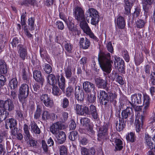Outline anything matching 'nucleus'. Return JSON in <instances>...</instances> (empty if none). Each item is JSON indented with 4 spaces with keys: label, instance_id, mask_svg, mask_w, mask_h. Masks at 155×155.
<instances>
[{
    "label": "nucleus",
    "instance_id": "f257e3e1",
    "mask_svg": "<svg viewBox=\"0 0 155 155\" xmlns=\"http://www.w3.org/2000/svg\"><path fill=\"white\" fill-rule=\"evenodd\" d=\"M74 108L77 114L89 117L91 116L94 120H97L98 118L96 108L93 104L88 107L86 105L76 104L74 105Z\"/></svg>",
    "mask_w": 155,
    "mask_h": 155
},
{
    "label": "nucleus",
    "instance_id": "f03ea898",
    "mask_svg": "<svg viewBox=\"0 0 155 155\" xmlns=\"http://www.w3.org/2000/svg\"><path fill=\"white\" fill-rule=\"evenodd\" d=\"M98 60L102 70L108 74L110 73L113 64L110 54L107 52L100 51L98 55Z\"/></svg>",
    "mask_w": 155,
    "mask_h": 155
},
{
    "label": "nucleus",
    "instance_id": "7ed1b4c3",
    "mask_svg": "<svg viewBox=\"0 0 155 155\" xmlns=\"http://www.w3.org/2000/svg\"><path fill=\"white\" fill-rule=\"evenodd\" d=\"M100 96L101 103L102 105H107L109 101L114 106L117 104V95L115 94L108 92L107 94L105 91L100 90Z\"/></svg>",
    "mask_w": 155,
    "mask_h": 155
},
{
    "label": "nucleus",
    "instance_id": "20e7f679",
    "mask_svg": "<svg viewBox=\"0 0 155 155\" xmlns=\"http://www.w3.org/2000/svg\"><path fill=\"white\" fill-rule=\"evenodd\" d=\"M29 93V87L28 84L25 83L21 84L19 88L18 97L19 101L21 102L23 108H24L26 105Z\"/></svg>",
    "mask_w": 155,
    "mask_h": 155
},
{
    "label": "nucleus",
    "instance_id": "39448f33",
    "mask_svg": "<svg viewBox=\"0 0 155 155\" xmlns=\"http://www.w3.org/2000/svg\"><path fill=\"white\" fill-rule=\"evenodd\" d=\"M86 18L88 20L91 18V24L96 25L99 22V15L98 12L93 8H89L86 12Z\"/></svg>",
    "mask_w": 155,
    "mask_h": 155
},
{
    "label": "nucleus",
    "instance_id": "423d86ee",
    "mask_svg": "<svg viewBox=\"0 0 155 155\" xmlns=\"http://www.w3.org/2000/svg\"><path fill=\"white\" fill-rule=\"evenodd\" d=\"M80 25L84 32L88 35L90 38L96 41H98V38L94 35L92 31L88 24L85 20L80 22Z\"/></svg>",
    "mask_w": 155,
    "mask_h": 155
},
{
    "label": "nucleus",
    "instance_id": "0eeeda50",
    "mask_svg": "<svg viewBox=\"0 0 155 155\" xmlns=\"http://www.w3.org/2000/svg\"><path fill=\"white\" fill-rule=\"evenodd\" d=\"M111 127V125L109 122L105 123L103 126L99 128L98 134V137L104 140L108 139V130Z\"/></svg>",
    "mask_w": 155,
    "mask_h": 155
},
{
    "label": "nucleus",
    "instance_id": "6e6552de",
    "mask_svg": "<svg viewBox=\"0 0 155 155\" xmlns=\"http://www.w3.org/2000/svg\"><path fill=\"white\" fill-rule=\"evenodd\" d=\"M73 14L75 18L79 22L85 20L84 12L82 8L78 6L74 8L73 10Z\"/></svg>",
    "mask_w": 155,
    "mask_h": 155
},
{
    "label": "nucleus",
    "instance_id": "1a4fd4ad",
    "mask_svg": "<svg viewBox=\"0 0 155 155\" xmlns=\"http://www.w3.org/2000/svg\"><path fill=\"white\" fill-rule=\"evenodd\" d=\"M41 102L43 103L45 106L49 108H52L54 105L53 100L47 94H43L40 97Z\"/></svg>",
    "mask_w": 155,
    "mask_h": 155
},
{
    "label": "nucleus",
    "instance_id": "9d476101",
    "mask_svg": "<svg viewBox=\"0 0 155 155\" xmlns=\"http://www.w3.org/2000/svg\"><path fill=\"white\" fill-rule=\"evenodd\" d=\"M65 128V125L62 124L61 122H58L52 124L50 127V131L54 135L58 134L59 132V130Z\"/></svg>",
    "mask_w": 155,
    "mask_h": 155
},
{
    "label": "nucleus",
    "instance_id": "9b49d317",
    "mask_svg": "<svg viewBox=\"0 0 155 155\" xmlns=\"http://www.w3.org/2000/svg\"><path fill=\"white\" fill-rule=\"evenodd\" d=\"M96 86L99 88L105 89L107 91H108L109 88L107 87V81L100 77L97 78L95 79Z\"/></svg>",
    "mask_w": 155,
    "mask_h": 155
},
{
    "label": "nucleus",
    "instance_id": "f8f14e48",
    "mask_svg": "<svg viewBox=\"0 0 155 155\" xmlns=\"http://www.w3.org/2000/svg\"><path fill=\"white\" fill-rule=\"evenodd\" d=\"M142 96L140 94H133L131 97V102L129 101V102L133 108H134L136 105L141 104Z\"/></svg>",
    "mask_w": 155,
    "mask_h": 155
},
{
    "label": "nucleus",
    "instance_id": "ddd939ff",
    "mask_svg": "<svg viewBox=\"0 0 155 155\" xmlns=\"http://www.w3.org/2000/svg\"><path fill=\"white\" fill-rule=\"evenodd\" d=\"M17 48L18 53L19 54V57L21 59L24 61L28 57L27 50L22 44L18 45Z\"/></svg>",
    "mask_w": 155,
    "mask_h": 155
},
{
    "label": "nucleus",
    "instance_id": "4468645a",
    "mask_svg": "<svg viewBox=\"0 0 155 155\" xmlns=\"http://www.w3.org/2000/svg\"><path fill=\"white\" fill-rule=\"evenodd\" d=\"M144 140L145 143L148 148L153 149V146L155 144V136L151 138L148 134L146 133Z\"/></svg>",
    "mask_w": 155,
    "mask_h": 155
},
{
    "label": "nucleus",
    "instance_id": "2eb2a0df",
    "mask_svg": "<svg viewBox=\"0 0 155 155\" xmlns=\"http://www.w3.org/2000/svg\"><path fill=\"white\" fill-rule=\"evenodd\" d=\"M3 106L2 108H3L4 110L7 111V110L9 112L12 111L14 108V105L12 99H8L5 101H4Z\"/></svg>",
    "mask_w": 155,
    "mask_h": 155
},
{
    "label": "nucleus",
    "instance_id": "dca6fc26",
    "mask_svg": "<svg viewBox=\"0 0 155 155\" xmlns=\"http://www.w3.org/2000/svg\"><path fill=\"white\" fill-rule=\"evenodd\" d=\"M83 88L86 93H90L92 91L95 92V87L94 84L91 82L85 81L83 84Z\"/></svg>",
    "mask_w": 155,
    "mask_h": 155
},
{
    "label": "nucleus",
    "instance_id": "f3484780",
    "mask_svg": "<svg viewBox=\"0 0 155 155\" xmlns=\"http://www.w3.org/2000/svg\"><path fill=\"white\" fill-rule=\"evenodd\" d=\"M33 76L35 81L41 86L45 82L44 76H42L41 71L35 70L33 72Z\"/></svg>",
    "mask_w": 155,
    "mask_h": 155
},
{
    "label": "nucleus",
    "instance_id": "a211bd4d",
    "mask_svg": "<svg viewBox=\"0 0 155 155\" xmlns=\"http://www.w3.org/2000/svg\"><path fill=\"white\" fill-rule=\"evenodd\" d=\"M57 84H58L60 88L63 92L65 91V80L63 75L61 76L59 74L56 75Z\"/></svg>",
    "mask_w": 155,
    "mask_h": 155
},
{
    "label": "nucleus",
    "instance_id": "6ab92c4d",
    "mask_svg": "<svg viewBox=\"0 0 155 155\" xmlns=\"http://www.w3.org/2000/svg\"><path fill=\"white\" fill-rule=\"evenodd\" d=\"M154 2V0H143L142 4L143 9L144 11V14L146 17L147 16V14L149 12V9L151 5Z\"/></svg>",
    "mask_w": 155,
    "mask_h": 155
},
{
    "label": "nucleus",
    "instance_id": "aec40b11",
    "mask_svg": "<svg viewBox=\"0 0 155 155\" xmlns=\"http://www.w3.org/2000/svg\"><path fill=\"white\" fill-rule=\"evenodd\" d=\"M131 115L132 116H133V114H132V109L130 107H127L125 109L122 110L121 113V119L123 120H126V121L127 120V119ZM132 116L131 117V119Z\"/></svg>",
    "mask_w": 155,
    "mask_h": 155
},
{
    "label": "nucleus",
    "instance_id": "412c9836",
    "mask_svg": "<svg viewBox=\"0 0 155 155\" xmlns=\"http://www.w3.org/2000/svg\"><path fill=\"white\" fill-rule=\"evenodd\" d=\"M79 44L80 48L84 49H86L90 47L91 43L87 38H80Z\"/></svg>",
    "mask_w": 155,
    "mask_h": 155
},
{
    "label": "nucleus",
    "instance_id": "4be33fe9",
    "mask_svg": "<svg viewBox=\"0 0 155 155\" xmlns=\"http://www.w3.org/2000/svg\"><path fill=\"white\" fill-rule=\"evenodd\" d=\"M126 121L121 119H119V121L118 120H115L114 123L117 130L119 132L122 130L126 126Z\"/></svg>",
    "mask_w": 155,
    "mask_h": 155
},
{
    "label": "nucleus",
    "instance_id": "5701e85b",
    "mask_svg": "<svg viewBox=\"0 0 155 155\" xmlns=\"http://www.w3.org/2000/svg\"><path fill=\"white\" fill-rule=\"evenodd\" d=\"M21 75L22 80L25 84H29L31 81L30 79V76L27 73L25 68L23 67L21 70Z\"/></svg>",
    "mask_w": 155,
    "mask_h": 155
},
{
    "label": "nucleus",
    "instance_id": "b1692460",
    "mask_svg": "<svg viewBox=\"0 0 155 155\" xmlns=\"http://www.w3.org/2000/svg\"><path fill=\"white\" fill-rule=\"evenodd\" d=\"M143 105L144 107L143 109V114L146 113V110L148 108L150 104V98L149 96L146 94H143Z\"/></svg>",
    "mask_w": 155,
    "mask_h": 155
},
{
    "label": "nucleus",
    "instance_id": "393cba45",
    "mask_svg": "<svg viewBox=\"0 0 155 155\" xmlns=\"http://www.w3.org/2000/svg\"><path fill=\"white\" fill-rule=\"evenodd\" d=\"M55 115L54 114H50L48 111L44 110L43 111L42 114V119L45 121L50 120H54L55 119Z\"/></svg>",
    "mask_w": 155,
    "mask_h": 155
},
{
    "label": "nucleus",
    "instance_id": "a878e982",
    "mask_svg": "<svg viewBox=\"0 0 155 155\" xmlns=\"http://www.w3.org/2000/svg\"><path fill=\"white\" fill-rule=\"evenodd\" d=\"M113 135H111V139L114 140L113 141L114 142L115 149L117 150H120L123 148L122 141L120 139L116 138L115 137L113 138L114 136Z\"/></svg>",
    "mask_w": 155,
    "mask_h": 155
},
{
    "label": "nucleus",
    "instance_id": "bb28decb",
    "mask_svg": "<svg viewBox=\"0 0 155 155\" xmlns=\"http://www.w3.org/2000/svg\"><path fill=\"white\" fill-rule=\"evenodd\" d=\"M5 126L6 129H8L9 127L11 129L13 127H17V121L13 118L7 119L5 122Z\"/></svg>",
    "mask_w": 155,
    "mask_h": 155
},
{
    "label": "nucleus",
    "instance_id": "cd10ccee",
    "mask_svg": "<svg viewBox=\"0 0 155 155\" xmlns=\"http://www.w3.org/2000/svg\"><path fill=\"white\" fill-rule=\"evenodd\" d=\"M57 134L56 137L57 139V142L59 144H62L65 141L66 139V135L65 132L63 131H60Z\"/></svg>",
    "mask_w": 155,
    "mask_h": 155
},
{
    "label": "nucleus",
    "instance_id": "c85d7f7f",
    "mask_svg": "<svg viewBox=\"0 0 155 155\" xmlns=\"http://www.w3.org/2000/svg\"><path fill=\"white\" fill-rule=\"evenodd\" d=\"M116 61L117 62L118 67L120 71L123 73L124 72V61L120 57H116L115 58Z\"/></svg>",
    "mask_w": 155,
    "mask_h": 155
},
{
    "label": "nucleus",
    "instance_id": "c756f323",
    "mask_svg": "<svg viewBox=\"0 0 155 155\" xmlns=\"http://www.w3.org/2000/svg\"><path fill=\"white\" fill-rule=\"evenodd\" d=\"M31 131L33 133L36 134H40L41 133V130L38 127L37 124L34 121H31L30 123Z\"/></svg>",
    "mask_w": 155,
    "mask_h": 155
},
{
    "label": "nucleus",
    "instance_id": "7c9ffc66",
    "mask_svg": "<svg viewBox=\"0 0 155 155\" xmlns=\"http://www.w3.org/2000/svg\"><path fill=\"white\" fill-rule=\"evenodd\" d=\"M46 79L48 83L50 85H53L57 84L56 75L55 76L53 74H48Z\"/></svg>",
    "mask_w": 155,
    "mask_h": 155
},
{
    "label": "nucleus",
    "instance_id": "2f4dec72",
    "mask_svg": "<svg viewBox=\"0 0 155 155\" xmlns=\"http://www.w3.org/2000/svg\"><path fill=\"white\" fill-rule=\"evenodd\" d=\"M42 112V106L39 104H37L36 109L34 113V119L36 120L38 119L41 117Z\"/></svg>",
    "mask_w": 155,
    "mask_h": 155
},
{
    "label": "nucleus",
    "instance_id": "473e14b6",
    "mask_svg": "<svg viewBox=\"0 0 155 155\" xmlns=\"http://www.w3.org/2000/svg\"><path fill=\"white\" fill-rule=\"evenodd\" d=\"M116 24L119 28H124L126 25L124 18L122 16H119L117 18Z\"/></svg>",
    "mask_w": 155,
    "mask_h": 155
},
{
    "label": "nucleus",
    "instance_id": "72a5a7b5",
    "mask_svg": "<svg viewBox=\"0 0 155 155\" xmlns=\"http://www.w3.org/2000/svg\"><path fill=\"white\" fill-rule=\"evenodd\" d=\"M15 117L19 121H22L24 120L25 115L24 111L20 108L17 109L15 110Z\"/></svg>",
    "mask_w": 155,
    "mask_h": 155
},
{
    "label": "nucleus",
    "instance_id": "f704fd0d",
    "mask_svg": "<svg viewBox=\"0 0 155 155\" xmlns=\"http://www.w3.org/2000/svg\"><path fill=\"white\" fill-rule=\"evenodd\" d=\"M124 2L125 3L124 6L125 9L124 13L126 15H128L130 13L132 5L128 0H124Z\"/></svg>",
    "mask_w": 155,
    "mask_h": 155
},
{
    "label": "nucleus",
    "instance_id": "c9c22d12",
    "mask_svg": "<svg viewBox=\"0 0 155 155\" xmlns=\"http://www.w3.org/2000/svg\"><path fill=\"white\" fill-rule=\"evenodd\" d=\"M8 71L7 65L5 62L3 60H0V72L2 74H5Z\"/></svg>",
    "mask_w": 155,
    "mask_h": 155
},
{
    "label": "nucleus",
    "instance_id": "e433bc0d",
    "mask_svg": "<svg viewBox=\"0 0 155 155\" xmlns=\"http://www.w3.org/2000/svg\"><path fill=\"white\" fill-rule=\"evenodd\" d=\"M69 101L66 97H64L62 100L61 106L63 109H66V110L69 111V108H68L69 106Z\"/></svg>",
    "mask_w": 155,
    "mask_h": 155
},
{
    "label": "nucleus",
    "instance_id": "4c0bfd02",
    "mask_svg": "<svg viewBox=\"0 0 155 155\" xmlns=\"http://www.w3.org/2000/svg\"><path fill=\"white\" fill-rule=\"evenodd\" d=\"M90 119L87 117L81 118L80 120L81 124L83 126L88 127L90 125Z\"/></svg>",
    "mask_w": 155,
    "mask_h": 155
},
{
    "label": "nucleus",
    "instance_id": "58836bf2",
    "mask_svg": "<svg viewBox=\"0 0 155 155\" xmlns=\"http://www.w3.org/2000/svg\"><path fill=\"white\" fill-rule=\"evenodd\" d=\"M126 139L128 141L134 142L136 140V137L135 133L133 132H130L126 135Z\"/></svg>",
    "mask_w": 155,
    "mask_h": 155
},
{
    "label": "nucleus",
    "instance_id": "ea45409f",
    "mask_svg": "<svg viewBox=\"0 0 155 155\" xmlns=\"http://www.w3.org/2000/svg\"><path fill=\"white\" fill-rule=\"evenodd\" d=\"M24 138L25 140H28L30 139L31 134L28 129V127L27 125L25 124L24 125Z\"/></svg>",
    "mask_w": 155,
    "mask_h": 155
},
{
    "label": "nucleus",
    "instance_id": "a19ab883",
    "mask_svg": "<svg viewBox=\"0 0 155 155\" xmlns=\"http://www.w3.org/2000/svg\"><path fill=\"white\" fill-rule=\"evenodd\" d=\"M18 81L16 78H14L12 79L9 83V87L12 89L14 90L17 88Z\"/></svg>",
    "mask_w": 155,
    "mask_h": 155
},
{
    "label": "nucleus",
    "instance_id": "79ce46f5",
    "mask_svg": "<svg viewBox=\"0 0 155 155\" xmlns=\"http://www.w3.org/2000/svg\"><path fill=\"white\" fill-rule=\"evenodd\" d=\"M67 26L70 33L71 32V33H72L74 32L75 33H77V35H79L80 33V31L74 26V23L68 25Z\"/></svg>",
    "mask_w": 155,
    "mask_h": 155
},
{
    "label": "nucleus",
    "instance_id": "37998d69",
    "mask_svg": "<svg viewBox=\"0 0 155 155\" xmlns=\"http://www.w3.org/2000/svg\"><path fill=\"white\" fill-rule=\"evenodd\" d=\"M64 71L65 77L67 79H69L71 77L72 73L71 68V66H68L66 68H65Z\"/></svg>",
    "mask_w": 155,
    "mask_h": 155
},
{
    "label": "nucleus",
    "instance_id": "c03bdc74",
    "mask_svg": "<svg viewBox=\"0 0 155 155\" xmlns=\"http://www.w3.org/2000/svg\"><path fill=\"white\" fill-rule=\"evenodd\" d=\"M20 43V39L16 37H13L12 40H10V44H12L13 48L16 47L17 45Z\"/></svg>",
    "mask_w": 155,
    "mask_h": 155
},
{
    "label": "nucleus",
    "instance_id": "a18cd8bd",
    "mask_svg": "<svg viewBox=\"0 0 155 155\" xmlns=\"http://www.w3.org/2000/svg\"><path fill=\"white\" fill-rule=\"evenodd\" d=\"M52 94L53 95L56 96H58L61 94V91L58 87L55 85H52Z\"/></svg>",
    "mask_w": 155,
    "mask_h": 155
},
{
    "label": "nucleus",
    "instance_id": "49530a36",
    "mask_svg": "<svg viewBox=\"0 0 155 155\" xmlns=\"http://www.w3.org/2000/svg\"><path fill=\"white\" fill-rule=\"evenodd\" d=\"M144 118V116L143 115L137 117L135 120V125H142Z\"/></svg>",
    "mask_w": 155,
    "mask_h": 155
},
{
    "label": "nucleus",
    "instance_id": "de8ad7c7",
    "mask_svg": "<svg viewBox=\"0 0 155 155\" xmlns=\"http://www.w3.org/2000/svg\"><path fill=\"white\" fill-rule=\"evenodd\" d=\"M69 79L68 84L70 86L73 85L75 86L76 85L78 81L77 76L71 77Z\"/></svg>",
    "mask_w": 155,
    "mask_h": 155
},
{
    "label": "nucleus",
    "instance_id": "09e8293b",
    "mask_svg": "<svg viewBox=\"0 0 155 155\" xmlns=\"http://www.w3.org/2000/svg\"><path fill=\"white\" fill-rule=\"evenodd\" d=\"M78 137V132L76 131H72L70 133L68 136L69 139L71 141L77 139Z\"/></svg>",
    "mask_w": 155,
    "mask_h": 155
},
{
    "label": "nucleus",
    "instance_id": "8fccbe9b",
    "mask_svg": "<svg viewBox=\"0 0 155 155\" xmlns=\"http://www.w3.org/2000/svg\"><path fill=\"white\" fill-rule=\"evenodd\" d=\"M140 12L141 9L139 7H137L135 9V11L132 14L133 21L135 20L136 18L139 16Z\"/></svg>",
    "mask_w": 155,
    "mask_h": 155
},
{
    "label": "nucleus",
    "instance_id": "3c124183",
    "mask_svg": "<svg viewBox=\"0 0 155 155\" xmlns=\"http://www.w3.org/2000/svg\"><path fill=\"white\" fill-rule=\"evenodd\" d=\"M35 18L34 17H31L28 19V24L30 26L31 31H32L35 29L34 24H35Z\"/></svg>",
    "mask_w": 155,
    "mask_h": 155
},
{
    "label": "nucleus",
    "instance_id": "603ef678",
    "mask_svg": "<svg viewBox=\"0 0 155 155\" xmlns=\"http://www.w3.org/2000/svg\"><path fill=\"white\" fill-rule=\"evenodd\" d=\"M60 155H67V147L64 145H61L59 147Z\"/></svg>",
    "mask_w": 155,
    "mask_h": 155
},
{
    "label": "nucleus",
    "instance_id": "864d4df0",
    "mask_svg": "<svg viewBox=\"0 0 155 155\" xmlns=\"http://www.w3.org/2000/svg\"><path fill=\"white\" fill-rule=\"evenodd\" d=\"M122 55L124 57L126 61L128 62L130 61V58L128 51L124 49L122 51Z\"/></svg>",
    "mask_w": 155,
    "mask_h": 155
},
{
    "label": "nucleus",
    "instance_id": "5fc2aeb1",
    "mask_svg": "<svg viewBox=\"0 0 155 155\" xmlns=\"http://www.w3.org/2000/svg\"><path fill=\"white\" fill-rule=\"evenodd\" d=\"M68 113L65 111H63L61 113V115L60 117L61 121L62 122H65L67 120L68 117Z\"/></svg>",
    "mask_w": 155,
    "mask_h": 155
},
{
    "label": "nucleus",
    "instance_id": "6e6d98bb",
    "mask_svg": "<svg viewBox=\"0 0 155 155\" xmlns=\"http://www.w3.org/2000/svg\"><path fill=\"white\" fill-rule=\"evenodd\" d=\"M27 14L26 12L25 11L24 12H23L21 15V24L22 26L25 25H26V14Z\"/></svg>",
    "mask_w": 155,
    "mask_h": 155
},
{
    "label": "nucleus",
    "instance_id": "4d7b16f0",
    "mask_svg": "<svg viewBox=\"0 0 155 155\" xmlns=\"http://www.w3.org/2000/svg\"><path fill=\"white\" fill-rule=\"evenodd\" d=\"M74 90L73 87L70 86L67 87L66 89V95L69 97L70 96L72 93H73Z\"/></svg>",
    "mask_w": 155,
    "mask_h": 155
},
{
    "label": "nucleus",
    "instance_id": "13d9d810",
    "mask_svg": "<svg viewBox=\"0 0 155 155\" xmlns=\"http://www.w3.org/2000/svg\"><path fill=\"white\" fill-rule=\"evenodd\" d=\"M44 71L47 74H49L52 71V68L48 64L45 63L44 68Z\"/></svg>",
    "mask_w": 155,
    "mask_h": 155
},
{
    "label": "nucleus",
    "instance_id": "bf43d9fd",
    "mask_svg": "<svg viewBox=\"0 0 155 155\" xmlns=\"http://www.w3.org/2000/svg\"><path fill=\"white\" fill-rule=\"evenodd\" d=\"M75 97L77 100L81 102L82 101L84 100V93L82 91L79 94H75Z\"/></svg>",
    "mask_w": 155,
    "mask_h": 155
},
{
    "label": "nucleus",
    "instance_id": "052dcab7",
    "mask_svg": "<svg viewBox=\"0 0 155 155\" xmlns=\"http://www.w3.org/2000/svg\"><path fill=\"white\" fill-rule=\"evenodd\" d=\"M136 23L137 28H141L144 26L145 22L143 20L139 19L136 21Z\"/></svg>",
    "mask_w": 155,
    "mask_h": 155
},
{
    "label": "nucleus",
    "instance_id": "680f3d73",
    "mask_svg": "<svg viewBox=\"0 0 155 155\" xmlns=\"http://www.w3.org/2000/svg\"><path fill=\"white\" fill-rule=\"evenodd\" d=\"M28 143H29L30 146L34 148H36L37 147V141L33 139H30Z\"/></svg>",
    "mask_w": 155,
    "mask_h": 155
},
{
    "label": "nucleus",
    "instance_id": "e2e57ef3",
    "mask_svg": "<svg viewBox=\"0 0 155 155\" xmlns=\"http://www.w3.org/2000/svg\"><path fill=\"white\" fill-rule=\"evenodd\" d=\"M96 98L94 95L88 94L87 97V100L88 102L91 103H94L96 100Z\"/></svg>",
    "mask_w": 155,
    "mask_h": 155
},
{
    "label": "nucleus",
    "instance_id": "0e129e2a",
    "mask_svg": "<svg viewBox=\"0 0 155 155\" xmlns=\"http://www.w3.org/2000/svg\"><path fill=\"white\" fill-rule=\"evenodd\" d=\"M65 49L66 51L68 53L71 52V51L73 47L71 45L70 43H66L65 44Z\"/></svg>",
    "mask_w": 155,
    "mask_h": 155
},
{
    "label": "nucleus",
    "instance_id": "69168bd1",
    "mask_svg": "<svg viewBox=\"0 0 155 155\" xmlns=\"http://www.w3.org/2000/svg\"><path fill=\"white\" fill-rule=\"evenodd\" d=\"M56 24L58 29L61 30H63L64 28V25L62 22L58 21L56 22Z\"/></svg>",
    "mask_w": 155,
    "mask_h": 155
},
{
    "label": "nucleus",
    "instance_id": "338daca9",
    "mask_svg": "<svg viewBox=\"0 0 155 155\" xmlns=\"http://www.w3.org/2000/svg\"><path fill=\"white\" fill-rule=\"evenodd\" d=\"M42 147L43 150L45 152H47L48 147L47 144L45 140H42L41 141Z\"/></svg>",
    "mask_w": 155,
    "mask_h": 155
},
{
    "label": "nucleus",
    "instance_id": "774afa93",
    "mask_svg": "<svg viewBox=\"0 0 155 155\" xmlns=\"http://www.w3.org/2000/svg\"><path fill=\"white\" fill-rule=\"evenodd\" d=\"M81 155H89L88 149L84 147H82L81 150Z\"/></svg>",
    "mask_w": 155,
    "mask_h": 155
}]
</instances>
